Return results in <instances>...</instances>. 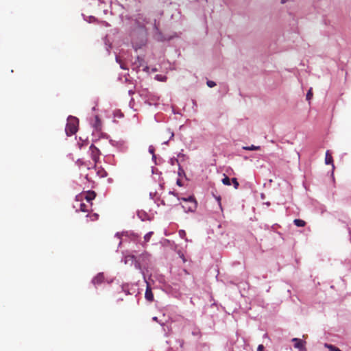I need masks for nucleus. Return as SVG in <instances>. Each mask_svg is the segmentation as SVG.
<instances>
[{
    "mask_svg": "<svg viewBox=\"0 0 351 351\" xmlns=\"http://www.w3.org/2000/svg\"><path fill=\"white\" fill-rule=\"evenodd\" d=\"M90 156L95 162H97L100 156L99 149L96 147L94 145L90 146Z\"/></svg>",
    "mask_w": 351,
    "mask_h": 351,
    "instance_id": "423d86ee",
    "label": "nucleus"
},
{
    "mask_svg": "<svg viewBox=\"0 0 351 351\" xmlns=\"http://www.w3.org/2000/svg\"><path fill=\"white\" fill-rule=\"evenodd\" d=\"M312 97H313V90H312V88H311L306 94V100L310 101Z\"/></svg>",
    "mask_w": 351,
    "mask_h": 351,
    "instance_id": "6ab92c4d",
    "label": "nucleus"
},
{
    "mask_svg": "<svg viewBox=\"0 0 351 351\" xmlns=\"http://www.w3.org/2000/svg\"><path fill=\"white\" fill-rule=\"evenodd\" d=\"M98 217H99V215L96 213H95L90 216L91 220H93V221L97 220L98 219Z\"/></svg>",
    "mask_w": 351,
    "mask_h": 351,
    "instance_id": "5701e85b",
    "label": "nucleus"
},
{
    "mask_svg": "<svg viewBox=\"0 0 351 351\" xmlns=\"http://www.w3.org/2000/svg\"><path fill=\"white\" fill-rule=\"evenodd\" d=\"M325 162L326 165L332 164L334 167L332 156L328 150L326 152Z\"/></svg>",
    "mask_w": 351,
    "mask_h": 351,
    "instance_id": "f8f14e48",
    "label": "nucleus"
},
{
    "mask_svg": "<svg viewBox=\"0 0 351 351\" xmlns=\"http://www.w3.org/2000/svg\"><path fill=\"white\" fill-rule=\"evenodd\" d=\"M79 120L75 117L70 116L67 119L65 132L67 136H72L77 131Z\"/></svg>",
    "mask_w": 351,
    "mask_h": 351,
    "instance_id": "7ed1b4c3",
    "label": "nucleus"
},
{
    "mask_svg": "<svg viewBox=\"0 0 351 351\" xmlns=\"http://www.w3.org/2000/svg\"><path fill=\"white\" fill-rule=\"evenodd\" d=\"M141 256L143 259H148L149 257V254L147 252H145L144 253L142 254Z\"/></svg>",
    "mask_w": 351,
    "mask_h": 351,
    "instance_id": "4be33fe9",
    "label": "nucleus"
},
{
    "mask_svg": "<svg viewBox=\"0 0 351 351\" xmlns=\"http://www.w3.org/2000/svg\"><path fill=\"white\" fill-rule=\"evenodd\" d=\"M152 234H153V232H149L144 236V241L145 243L148 242L150 240Z\"/></svg>",
    "mask_w": 351,
    "mask_h": 351,
    "instance_id": "a211bd4d",
    "label": "nucleus"
},
{
    "mask_svg": "<svg viewBox=\"0 0 351 351\" xmlns=\"http://www.w3.org/2000/svg\"><path fill=\"white\" fill-rule=\"evenodd\" d=\"M179 234L182 237H184V236L186 235V232L184 231V230H180L179 231Z\"/></svg>",
    "mask_w": 351,
    "mask_h": 351,
    "instance_id": "393cba45",
    "label": "nucleus"
},
{
    "mask_svg": "<svg viewBox=\"0 0 351 351\" xmlns=\"http://www.w3.org/2000/svg\"><path fill=\"white\" fill-rule=\"evenodd\" d=\"M178 200H182L184 204L182 205L185 212H194L197 206V202L194 196H189L188 197L180 198L178 197Z\"/></svg>",
    "mask_w": 351,
    "mask_h": 351,
    "instance_id": "f03ea898",
    "label": "nucleus"
},
{
    "mask_svg": "<svg viewBox=\"0 0 351 351\" xmlns=\"http://www.w3.org/2000/svg\"><path fill=\"white\" fill-rule=\"evenodd\" d=\"M93 127L96 131L101 130V121L98 116H95L94 123H93Z\"/></svg>",
    "mask_w": 351,
    "mask_h": 351,
    "instance_id": "9b49d317",
    "label": "nucleus"
},
{
    "mask_svg": "<svg viewBox=\"0 0 351 351\" xmlns=\"http://www.w3.org/2000/svg\"><path fill=\"white\" fill-rule=\"evenodd\" d=\"M77 165H82V162L81 160H78L77 161Z\"/></svg>",
    "mask_w": 351,
    "mask_h": 351,
    "instance_id": "bb28decb",
    "label": "nucleus"
},
{
    "mask_svg": "<svg viewBox=\"0 0 351 351\" xmlns=\"http://www.w3.org/2000/svg\"><path fill=\"white\" fill-rule=\"evenodd\" d=\"M206 84H207L208 86L210 88H213L216 86L215 82L213 81H210V80L207 81Z\"/></svg>",
    "mask_w": 351,
    "mask_h": 351,
    "instance_id": "aec40b11",
    "label": "nucleus"
},
{
    "mask_svg": "<svg viewBox=\"0 0 351 351\" xmlns=\"http://www.w3.org/2000/svg\"><path fill=\"white\" fill-rule=\"evenodd\" d=\"M192 335L197 337H201V332L200 330L198 328H194V329L192 331Z\"/></svg>",
    "mask_w": 351,
    "mask_h": 351,
    "instance_id": "dca6fc26",
    "label": "nucleus"
},
{
    "mask_svg": "<svg viewBox=\"0 0 351 351\" xmlns=\"http://www.w3.org/2000/svg\"><path fill=\"white\" fill-rule=\"evenodd\" d=\"M104 280V276L103 274H98L92 280L95 285L102 283Z\"/></svg>",
    "mask_w": 351,
    "mask_h": 351,
    "instance_id": "9d476101",
    "label": "nucleus"
},
{
    "mask_svg": "<svg viewBox=\"0 0 351 351\" xmlns=\"http://www.w3.org/2000/svg\"><path fill=\"white\" fill-rule=\"evenodd\" d=\"M82 199H85L92 206L91 201L96 197V193L93 191H88L80 195Z\"/></svg>",
    "mask_w": 351,
    "mask_h": 351,
    "instance_id": "39448f33",
    "label": "nucleus"
},
{
    "mask_svg": "<svg viewBox=\"0 0 351 351\" xmlns=\"http://www.w3.org/2000/svg\"><path fill=\"white\" fill-rule=\"evenodd\" d=\"M264 350V346L263 345L261 344L258 346L257 351H263Z\"/></svg>",
    "mask_w": 351,
    "mask_h": 351,
    "instance_id": "b1692460",
    "label": "nucleus"
},
{
    "mask_svg": "<svg viewBox=\"0 0 351 351\" xmlns=\"http://www.w3.org/2000/svg\"><path fill=\"white\" fill-rule=\"evenodd\" d=\"M232 183H233V184H234V187L235 189H237V188H238V186H239V182H238V181H237V178H232Z\"/></svg>",
    "mask_w": 351,
    "mask_h": 351,
    "instance_id": "412c9836",
    "label": "nucleus"
},
{
    "mask_svg": "<svg viewBox=\"0 0 351 351\" xmlns=\"http://www.w3.org/2000/svg\"><path fill=\"white\" fill-rule=\"evenodd\" d=\"M243 149L245 150H259L261 149L260 146H255V145H251V146H244L243 147Z\"/></svg>",
    "mask_w": 351,
    "mask_h": 351,
    "instance_id": "2eb2a0df",
    "label": "nucleus"
},
{
    "mask_svg": "<svg viewBox=\"0 0 351 351\" xmlns=\"http://www.w3.org/2000/svg\"><path fill=\"white\" fill-rule=\"evenodd\" d=\"M294 224L298 227H304L306 225V222L300 219H295L293 221Z\"/></svg>",
    "mask_w": 351,
    "mask_h": 351,
    "instance_id": "ddd939ff",
    "label": "nucleus"
},
{
    "mask_svg": "<svg viewBox=\"0 0 351 351\" xmlns=\"http://www.w3.org/2000/svg\"><path fill=\"white\" fill-rule=\"evenodd\" d=\"M170 194H171V195H173L174 196H177V195L175 193H173V192H171Z\"/></svg>",
    "mask_w": 351,
    "mask_h": 351,
    "instance_id": "c85d7f7f",
    "label": "nucleus"
},
{
    "mask_svg": "<svg viewBox=\"0 0 351 351\" xmlns=\"http://www.w3.org/2000/svg\"><path fill=\"white\" fill-rule=\"evenodd\" d=\"M222 183L224 185L229 186L231 184L230 179L228 176H225L224 178L222 179Z\"/></svg>",
    "mask_w": 351,
    "mask_h": 351,
    "instance_id": "f3484780",
    "label": "nucleus"
},
{
    "mask_svg": "<svg viewBox=\"0 0 351 351\" xmlns=\"http://www.w3.org/2000/svg\"><path fill=\"white\" fill-rule=\"evenodd\" d=\"M154 149L151 146L149 147V152L152 154H154Z\"/></svg>",
    "mask_w": 351,
    "mask_h": 351,
    "instance_id": "a878e982",
    "label": "nucleus"
},
{
    "mask_svg": "<svg viewBox=\"0 0 351 351\" xmlns=\"http://www.w3.org/2000/svg\"><path fill=\"white\" fill-rule=\"evenodd\" d=\"M145 299L149 302H152L154 300V294L152 291V288L149 283L147 282V288L145 293Z\"/></svg>",
    "mask_w": 351,
    "mask_h": 351,
    "instance_id": "1a4fd4ad",
    "label": "nucleus"
},
{
    "mask_svg": "<svg viewBox=\"0 0 351 351\" xmlns=\"http://www.w3.org/2000/svg\"><path fill=\"white\" fill-rule=\"evenodd\" d=\"M77 205L75 206V207L77 208V211L78 210L84 213L90 211V208L91 207L90 204L88 205L85 203L80 202L78 199H77Z\"/></svg>",
    "mask_w": 351,
    "mask_h": 351,
    "instance_id": "0eeeda50",
    "label": "nucleus"
},
{
    "mask_svg": "<svg viewBox=\"0 0 351 351\" xmlns=\"http://www.w3.org/2000/svg\"><path fill=\"white\" fill-rule=\"evenodd\" d=\"M324 346L328 348L330 351H341V350L339 348L332 344L325 343Z\"/></svg>",
    "mask_w": 351,
    "mask_h": 351,
    "instance_id": "4468645a",
    "label": "nucleus"
},
{
    "mask_svg": "<svg viewBox=\"0 0 351 351\" xmlns=\"http://www.w3.org/2000/svg\"><path fill=\"white\" fill-rule=\"evenodd\" d=\"M125 263H127L128 261L134 262L135 267L136 269H141V266L136 257L134 255H128L125 257Z\"/></svg>",
    "mask_w": 351,
    "mask_h": 351,
    "instance_id": "6e6552de",
    "label": "nucleus"
},
{
    "mask_svg": "<svg viewBox=\"0 0 351 351\" xmlns=\"http://www.w3.org/2000/svg\"><path fill=\"white\" fill-rule=\"evenodd\" d=\"M292 342H294V348L299 350V351H307L305 345L306 341L298 339V338H293Z\"/></svg>",
    "mask_w": 351,
    "mask_h": 351,
    "instance_id": "20e7f679",
    "label": "nucleus"
},
{
    "mask_svg": "<svg viewBox=\"0 0 351 351\" xmlns=\"http://www.w3.org/2000/svg\"><path fill=\"white\" fill-rule=\"evenodd\" d=\"M152 319H153L154 321H155V322H158V317H154L152 318Z\"/></svg>",
    "mask_w": 351,
    "mask_h": 351,
    "instance_id": "cd10ccee",
    "label": "nucleus"
},
{
    "mask_svg": "<svg viewBox=\"0 0 351 351\" xmlns=\"http://www.w3.org/2000/svg\"><path fill=\"white\" fill-rule=\"evenodd\" d=\"M162 13H156L154 12L147 14H138L134 19V25L136 28L141 29L144 33L147 30L152 28L157 31L159 26V19Z\"/></svg>",
    "mask_w": 351,
    "mask_h": 351,
    "instance_id": "f257e3e1",
    "label": "nucleus"
}]
</instances>
